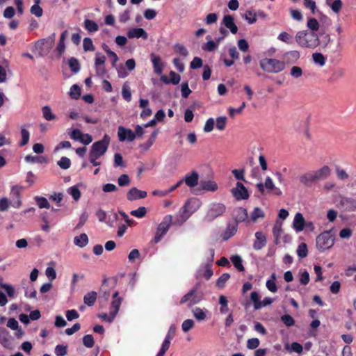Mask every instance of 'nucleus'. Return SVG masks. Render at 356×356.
Returning <instances> with one entry per match:
<instances>
[{"label":"nucleus","mask_w":356,"mask_h":356,"mask_svg":"<svg viewBox=\"0 0 356 356\" xmlns=\"http://www.w3.org/2000/svg\"><path fill=\"white\" fill-rule=\"evenodd\" d=\"M109 143L110 137L108 134H105L102 140L95 142L92 145L89 153V161L92 165L99 166L101 165V163L97 160L106 152Z\"/></svg>","instance_id":"f257e3e1"},{"label":"nucleus","mask_w":356,"mask_h":356,"mask_svg":"<svg viewBox=\"0 0 356 356\" xmlns=\"http://www.w3.org/2000/svg\"><path fill=\"white\" fill-rule=\"evenodd\" d=\"M330 174V169L327 165H324L316 171H309L299 177L300 182L306 187H311L314 183L324 179Z\"/></svg>","instance_id":"f03ea898"},{"label":"nucleus","mask_w":356,"mask_h":356,"mask_svg":"<svg viewBox=\"0 0 356 356\" xmlns=\"http://www.w3.org/2000/svg\"><path fill=\"white\" fill-rule=\"evenodd\" d=\"M201 207V202L197 198L188 199L179 211V217L174 222L175 225H181L190 216Z\"/></svg>","instance_id":"7ed1b4c3"},{"label":"nucleus","mask_w":356,"mask_h":356,"mask_svg":"<svg viewBox=\"0 0 356 356\" xmlns=\"http://www.w3.org/2000/svg\"><path fill=\"white\" fill-rule=\"evenodd\" d=\"M295 40L298 44L303 48L315 49L318 47L317 33L315 32L300 31L296 33Z\"/></svg>","instance_id":"20e7f679"},{"label":"nucleus","mask_w":356,"mask_h":356,"mask_svg":"<svg viewBox=\"0 0 356 356\" xmlns=\"http://www.w3.org/2000/svg\"><path fill=\"white\" fill-rule=\"evenodd\" d=\"M261 68L268 73H279L285 68V62L275 58H264L259 62Z\"/></svg>","instance_id":"39448f33"},{"label":"nucleus","mask_w":356,"mask_h":356,"mask_svg":"<svg viewBox=\"0 0 356 356\" xmlns=\"http://www.w3.org/2000/svg\"><path fill=\"white\" fill-rule=\"evenodd\" d=\"M316 248L320 252L331 248L334 243V236L330 232L326 231L316 237Z\"/></svg>","instance_id":"423d86ee"},{"label":"nucleus","mask_w":356,"mask_h":356,"mask_svg":"<svg viewBox=\"0 0 356 356\" xmlns=\"http://www.w3.org/2000/svg\"><path fill=\"white\" fill-rule=\"evenodd\" d=\"M226 211V206L222 203L213 202L209 206L208 211L204 217L207 222H212Z\"/></svg>","instance_id":"0eeeda50"},{"label":"nucleus","mask_w":356,"mask_h":356,"mask_svg":"<svg viewBox=\"0 0 356 356\" xmlns=\"http://www.w3.org/2000/svg\"><path fill=\"white\" fill-rule=\"evenodd\" d=\"M172 223V216L170 214L165 216L162 222L158 225L152 241L155 243H159L161 238L168 232L170 225Z\"/></svg>","instance_id":"6e6552de"},{"label":"nucleus","mask_w":356,"mask_h":356,"mask_svg":"<svg viewBox=\"0 0 356 356\" xmlns=\"http://www.w3.org/2000/svg\"><path fill=\"white\" fill-rule=\"evenodd\" d=\"M200 284L197 283L195 286L191 289L186 294H185L181 299L179 304L183 305L184 303H188V307L198 303L201 300V297L197 293L199 289Z\"/></svg>","instance_id":"1a4fd4ad"},{"label":"nucleus","mask_w":356,"mask_h":356,"mask_svg":"<svg viewBox=\"0 0 356 356\" xmlns=\"http://www.w3.org/2000/svg\"><path fill=\"white\" fill-rule=\"evenodd\" d=\"M231 192L237 200H248L249 198V193L241 182L238 181L236 184V187L233 188Z\"/></svg>","instance_id":"9d476101"},{"label":"nucleus","mask_w":356,"mask_h":356,"mask_svg":"<svg viewBox=\"0 0 356 356\" xmlns=\"http://www.w3.org/2000/svg\"><path fill=\"white\" fill-rule=\"evenodd\" d=\"M118 136L121 142H132L136 139V135L131 129L120 126L118 129Z\"/></svg>","instance_id":"9b49d317"},{"label":"nucleus","mask_w":356,"mask_h":356,"mask_svg":"<svg viewBox=\"0 0 356 356\" xmlns=\"http://www.w3.org/2000/svg\"><path fill=\"white\" fill-rule=\"evenodd\" d=\"M147 193L146 191L138 190L136 187L131 188L127 193V197L129 201H134L146 197Z\"/></svg>","instance_id":"f8f14e48"},{"label":"nucleus","mask_w":356,"mask_h":356,"mask_svg":"<svg viewBox=\"0 0 356 356\" xmlns=\"http://www.w3.org/2000/svg\"><path fill=\"white\" fill-rule=\"evenodd\" d=\"M112 302L110 306V310L111 311L112 315L116 316L120 307L121 305L122 298L119 296L118 291H115L112 296Z\"/></svg>","instance_id":"ddd939ff"},{"label":"nucleus","mask_w":356,"mask_h":356,"mask_svg":"<svg viewBox=\"0 0 356 356\" xmlns=\"http://www.w3.org/2000/svg\"><path fill=\"white\" fill-rule=\"evenodd\" d=\"M255 241L253 243V249L255 250H259L262 249L266 245V236L261 232H257L255 233Z\"/></svg>","instance_id":"4468645a"},{"label":"nucleus","mask_w":356,"mask_h":356,"mask_svg":"<svg viewBox=\"0 0 356 356\" xmlns=\"http://www.w3.org/2000/svg\"><path fill=\"white\" fill-rule=\"evenodd\" d=\"M129 38H140L146 40L148 37L147 32L142 28H132L127 31Z\"/></svg>","instance_id":"2eb2a0df"},{"label":"nucleus","mask_w":356,"mask_h":356,"mask_svg":"<svg viewBox=\"0 0 356 356\" xmlns=\"http://www.w3.org/2000/svg\"><path fill=\"white\" fill-rule=\"evenodd\" d=\"M150 58L153 64L154 72L158 74H161L163 69V63L161 57L154 53H152L150 54Z\"/></svg>","instance_id":"dca6fc26"},{"label":"nucleus","mask_w":356,"mask_h":356,"mask_svg":"<svg viewBox=\"0 0 356 356\" xmlns=\"http://www.w3.org/2000/svg\"><path fill=\"white\" fill-rule=\"evenodd\" d=\"M317 41L318 47L325 49L330 42V35L325 31L321 30L320 32L317 33Z\"/></svg>","instance_id":"f3484780"},{"label":"nucleus","mask_w":356,"mask_h":356,"mask_svg":"<svg viewBox=\"0 0 356 356\" xmlns=\"http://www.w3.org/2000/svg\"><path fill=\"white\" fill-rule=\"evenodd\" d=\"M341 204L345 211H353L356 209V200L351 197H342Z\"/></svg>","instance_id":"a211bd4d"},{"label":"nucleus","mask_w":356,"mask_h":356,"mask_svg":"<svg viewBox=\"0 0 356 356\" xmlns=\"http://www.w3.org/2000/svg\"><path fill=\"white\" fill-rule=\"evenodd\" d=\"M300 57V54L297 50H291L286 52L284 58L287 63H296Z\"/></svg>","instance_id":"6ab92c4d"},{"label":"nucleus","mask_w":356,"mask_h":356,"mask_svg":"<svg viewBox=\"0 0 356 356\" xmlns=\"http://www.w3.org/2000/svg\"><path fill=\"white\" fill-rule=\"evenodd\" d=\"M224 25L230 30L231 33L236 34L238 31V27L234 22V17L232 15H225L223 17Z\"/></svg>","instance_id":"aec40b11"},{"label":"nucleus","mask_w":356,"mask_h":356,"mask_svg":"<svg viewBox=\"0 0 356 356\" xmlns=\"http://www.w3.org/2000/svg\"><path fill=\"white\" fill-rule=\"evenodd\" d=\"M199 175L197 172L193 171L191 175H186L184 181L186 184L191 187H195L198 184Z\"/></svg>","instance_id":"412c9836"},{"label":"nucleus","mask_w":356,"mask_h":356,"mask_svg":"<svg viewBox=\"0 0 356 356\" xmlns=\"http://www.w3.org/2000/svg\"><path fill=\"white\" fill-rule=\"evenodd\" d=\"M305 220L300 213H297L293 220V227L297 232L302 231L305 227Z\"/></svg>","instance_id":"4be33fe9"},{"label":"nucleus","mask_w":356,"mask_h":356,"mask_svg":"<svg viewBox=\"0 0 356 356\" xmlns=\"http://www.w3.org/2000/svg\"><path fill=\"white\" fill-rule=\"evenodd\" d=\"M237 232V223L231 224L229 223L225 229V231L222 235V239L227 241L232 237Z\"/></svg>","instance_id":"5701e85b"},{"label":"nucleus","mask_w":356,"mask_h":356,"mask_svg":"<svg viewBox=\"0 0 356 356\" xmlns=\"http://www.w3.org/2000/svg\"><path fill=\"white\" fill-rule=\"evenodd\" d=\"M54 37H55V34L53 33L51 36L49 37L47 39H41V40H38L35 42V47H36V49H39L40 51H42L43 50V46L45 44H48L49 47H51L54 44Z\"/></svg>","instance_id":"b1692460"},{"label":"nucleus","mask_w":356,"mask_h":356,"mask_svg":"<svg viewBox=\"0 0 356 356\" xmlns=\"http://www.w3.org/2000/svg\"><path fill=\"white\" fill-rule=\"evenodd\" d=\"M74 243L79 247L83 248L88 243V237L86 234H81L79 236H76L74 238Z\"/></svg>","instance_id":"393cba45"},{"label":"nucleus","mask_w":356,"mask_h":356,"mask_svg":"<svg viewBox=\"0 0 356 356\" xmlns=\"http://www.w3.org/2000/svg\"><path fill=\"white\" fill-rule=\"evenodd\" d=\"M158 134H159V130L155 129L152 133V134H151L149 138L147 140V141L140 145V147L143 148L145 151L148 150L152 146V145L154 143Z\"/></svg>","instance_id":"a878e982"},{"label":"nucleus","mask_w":356,"mask_h":356,"mask_svg":"<svg viewBox=\"0 0 356 356\" xmlns=\"http://www.w3.org/2000/svg\"><path fill=\"white\" fill-rule=\"evenodd\" d=\"M97 294L95 291L86 293L83 297V302L89 307L94 305L96 302Z\"/></svg>","instance_id":"bb28decb"},{"label":"nucleus","mask_w":356,"mask_h":356,"mask_svg":"<svg viewBox=\"0 0 356 356\" xmlns=\"http://www.w3.org/2000/svg\"><path fill=\"white\" fill-rule=\"evenodd\" d=\"M260 296L257 291H252L250 293V300L253 303L254 309L259 310L261 309V303L260 300Z\"/></svg>","instance_id":"cd10ccee"},{"label":"nucleus","mask_w":356,"mask_h":356,"mask_svg":"<svg viewBox=\"0 0 356 356\" xmlns=\"http://www.w3.org/2000/svg\"><path fill=\"white\" fill-rule=\"evenodd\" d=\"M200 184L202 189L207 191H216L218 189V185L213 181H202Z\"/></svg>","instance_id":"c85d7f7f"},{"label":"nucleus","mask_w":356,"mask_h":356,"mask_svg":"<svg viewBox=\"0 0 356 356\" xmlns=\"http://www.w3.org/2000/svg\"><path fill=\"white\" fill-rule=\"evenodd\" d=\"M282 232V223L279 222H276L273 228V234L275 238V243L276 244L279 243V240Z\"/></svg>","instance_id":"c756f323"},{"label":"nucleus","mask_w":356,"mask_h":356,"mask_svg":"<svg viewBox=\"0 0 356 356\" xmlns=\"http://www.w3.org/2000/svg\"><path fill=\"white\" fill-rule=\"evenodd\" d=\"M84 27L88 32L90 33H95L99 29L98 24L94 21L88 19H85Z\"/></svg>","instance_id":"7c9ffc66"},{"label":"nucleus","mask_w":356,"mask_h":356,"mask_svg":"<svg viewBox=\"0 0 356 356\" xmlns=\"http://www.w3.org/2000/svg\"><path fill=\"white\" fill-rule=\"evenodd\" d=\"M43 118L47 120L51 121L56 119V115L51 111V108L49 106H44L42 108Z\"/></svg>","instance_id":"2f4dec72"},{"label":"nucleus","mask_w":356,"mask_h":356,"mask_svg":"<svg viewBox=\"0 0 356 356\" xmlns=\"http://www.w3.org/2000/svg\"><path fill=\"white\" fill-rule=\"evenodd\" d=\"M307 26L311 31V32L316 33V31L319 29L320 25L316 19L309 17L308 18L307 22Z\"/></svg>","instance_id":"473e14b6"},{"label":"nucleus","mask_w":356,"mask_h":356,"mask_svg":"<svg viewBox=\"0 0 356 356\" xmlns=\"http://www.w3.org/2000/svg\"><path fill=\"white\" fill-rule=\"evenodd\" d=\"M231 261L234 267L240 272L244 271L245 268L242 264V259L238 255H234L231 257Z\"/></svg>","instance_id":"72a5a7b5"},{"label":"nucleus","mask_w":356,"mask_h":356,"mask_svg":"<svg viewBox=\"0 0 356 356\" xmlns=\"http://www.w3.org/2000/svg\"><path fill=\"white\" fill-rule=\"evenodd\" d=\"M0 343L6 347L9 343L8 332L4 327H0Z\"/></svg>","instance_id":"f704fd0d"},{"label":"nucleus","mask_w":356,"mask_h":356,"mask_svg":"<svg viewBox=\"0 0 356 356\" xmlns=\"http://www.w3.org/2000/svg\"><path fill=\"white\" fill-rule=\"evenodd\" d=\"M271 280H267L266 286L267 289L272 293H275L277 291V287L275 283L276 275L275 273L271 275Z\"/></svg>","instance_id":"c9c22d12"},{"label":"nucleus","mask_w":356,"mask_h":356,"mask_svg":"<svg viewBox=\"0 0 356 356\" xmlns=\"http://www.w3.org/2000/svg\"><path fill=\"white\" fill-rule=\"evenodd\" d=\"M69 67L73 73H77L80 70V63L76 58H70L68 60Z\"/></svg>","instance_id":"e433bc0d"},{"label":"nucleus","mask_w":356,"mask_h":356,"mask_svg":"<svg viewBox=\"0 0 356 356\" xmlns=\"http://www.w3.org/2000/svg\"><path fill=\"white\" fill-rule=\"evenodd\" d=\"M35 200L40 209H49L50 204L49 203L47 198L40 196H36L35 197Z\"/></svg>","instance_id":"4c0bfd02"},{"label":"nucleus","mask_w":356,"mask_h":356,"mask_svg":"<svg viewBox=\"0 0 356 356\" xmlns=\"http://www.w3.org/2000/svg\"><path fill=\"white\" fill-rule=\"evenodd\" d=\"M277 39L279 40H280L283 42L287 43V44H292L293 42V36L285 31L281 32L279 34Z\"/></svg>","instance_id":"58836bf2"},{"label":"nucleus","mask_w":356,"mask_h":356,"mask_svg":"<svg viewBox=\"0 0 356 356\" xmlns=\"http://www.w3.org/2000/svg\"><path fill=\"white\" fill-rule=\"evenodd\" d=\"M264 217H265V213H264V211L259 207H255L253 211L251 213V220L253 222H256L257 220V219L259 218H264Z\"/></svg>","instance_id":"ea45409f"},{"label":"nucleus","mask_w":356,"mask_h":356,"mask_svg":"<svg viewBox=\"0 0 356 356\" xmlns=\"http://www.w3.org/2000/svg\"><path fill=\"white\" fill-rule=\"evenodd\" d=\"M312 58L315 63L318 64L321 67L325 64V58L321 53H314Z\"/></svg>","instance_id":"a19ab883"},{"label":"nucleus","mask_w":356,"mask_h":356,"mask_svg":"<svg viewBox=\"0 0 356 356\" xmlns=\"http://www.w3.org/2000/svg\"><path fill=\"white\" fill-rule=\"evenodd\" d=\"M230 275L229 273H223L216 281V286L219 289L225 287L226 282L229 279Z\"/></svg>","instance_id":"79ce46f5"},{"label":"nucleus","mask_w":356,"mask_h":356,"mask_svg":"<svg viewBox=\"0 0 356 356\" xmlns=\"http://www.w3.org/2000/svg\"><path fill=\"white\" fill-rule=\"evenodd\" d=\"M236 223L238 222H243L248 218V211L244 208H238L236 211Z\"/></svg>","instance_id":"37998d69"},{"label":"nucleus","mask_w":356,"mask_h":356,"mask_svg":"<svg viewBox=\"0 0 356 356\" xmlns=\"http://www.w3.org/2000/svg\"><path fill=\"white\" fill-rule=\"evenodd\" d=\"M297 254L300 258H305L307 256V245L305 243H300L297 249Z\"/></svg>","instance_id":"c03bdc74"},{"label":"nucleus","mask_w":356,"mask_h":356,"mask_svg":"<svg viewBox=\"0 0 356 356\" xmlns=\"http://www.w3.org/2000/svg\"><path fill=\"white\" fill-rule=\"evenodd\" d=\"M122 95L127 102H129L131 100V92L130 87L126 83H124L122 86Z\"/></svg>","instance_id":"a18cd8bd"},{"label":"nucleus","mask_w":356,"mask_h":356,"mask_svg":"<svg viewBox=\"0 0 356 356\" xmlns=\"http://www.w3.org/2000/svg\"><path fill=\"white\" fill-rule=\"evenodd\" d=\"M193 314L197 321H204L206 318L205 312L200 307H195L193 309Z\"/></svg>","instance_id":"49530a36"},{"label":"nucleus","mask_w":356,"mask_h":356,"mask_svg":"<svg viewBox=\"0 0 356 356\" xmlns=\"http://www.w3.org/2000/svg\"><path fill=\"white\" fill-rule=\"evenodd\" d=\"M57 164L60 168L67 170L70 168L71 165V161L69 158L66 156H62L60 159L58 161Z\"/></svg>","instance_id":"de8ad7c7"},{"label":"nucleus","mask_w":356,"mask_h":356,"mask_svg":"<svg viewBox=\"0 0 356 356\" xmlns=\"http://www.w3.org/2000/svg\"><path fill=\"white\" fill-rule=\"evenodd\" d=\"M130 213L136 218H142L146 215L147 209L145 207H140L137 209L131 211Z\"/></svg>","instance_id":"09e8293b"},{"label":"nucleus","mask_w":356,"mask_h":356,"mask_svg":"<svg viewBox=\"0 0 356 356\" xmlns=\"http://www.w3.org/2000/svg\"><path fill=\"white\" fill-rule=\"evenodd\" d=\"M70 95L72 99H78L81 95V88L78 85H73L70 91Z\"/></svg>","instance_id":"8fccbe9b"},{"label":"nucleus","mask_w":356,"mask_h":356,"mask_svg":"<svg viewBox=\"0 0 356 356\" xmlns=\"http://www.w3.org/2000/svg\"><path fill=\"white\" fill-rule=\"evenodd\" d=\"M227 122V118L225 116H220L216 118V128L220 131H223L225 129Z\"/></svg>","instance_id":"3c124183"},{"label":"nucleus","mask_w":356,"mask_h":356,"mask_svg":"<svg viewBox=\"0 0 356 356\" xmlns=\"http://www.w3.org/2000/svg\"><path fill=\"white\" fill-rule=\"evenodd\" d=\"M175 51L181 56L186 57L188 54V51L186 48L182 44H176L174 46Z\"/></svg>","instance_id":"603ef678"},{"label":"nucleus","mask_w":356,"mask_h":356,"mask_svg":"<svg viewBox=\"0 0 356 356\" xmlns=\"http://www.w3.org/2000/svg\"><path fill=\"white\" fill-rule=\"evenodd\" d=\"M281 321L287 327H291L295 324V320L289 314H284L281 316Z\"/></svg>","instance_id":"864d4df0"},{"label":"nucleus","mask_w":356,"mask_h":356,"mask_svg":"<svg viewBox=\"0 0 356 356\" xmlns=\"http://www.w3.org/2000/svg\"><path fill=\"white\" fill-rule=\"evenodd\" d=\"M83 47L85 51H94L95 47L90 38H85L83 41Z\"/></svg>","instance_id":"5fc2aeb1"},{"label":"nucleus","mask_w":356,"mask_h":356,"mask_svg":"<svg viewBox=\"0 0 356 356\" xmlns=\"http://www.w3.org/2000/svg\"><path fill=\"white\" fill-rule=\"evenodd\" d=\"M83 343L87 348L94 346L95 341L92 334H86L83 337Z\"/></svg>","instance_id":"6e6d98bb"},{"label":"nucleus","mask_w":356,"mask_h":356,"mask_svg":"<svg viewBox=\"0 0 356 356\" xmlns=\"http://www.w3.org/2000/svg\"><path fill=\"white\" fill-rule=\"evenodd\" d=\"M21 136H22V140L20 142V146H24L26 145L29 140V132L24 128H22L21 129Z\"/></svg>","instance_id":"4d7b16f0"},{"label":"nucleus","mask_w":356,"mask_h":356,"mask_svg":"<svg viewBox=\"0 0 356 356\" xmlns=\"http://www.w3.org/2000/svg\"><path fill=\"white\" fill-rule=\"evenodd\" d=\"M232 173L233 174L236 179L246 181L244 176L245 170L243 168L240 170L234 169L232 171Z\"/></svg>","instance_id":"13d9d810"},{"label":"nucleus","mask_w":356,"mask_h":356,"mask_svg":"<svg viewBox=\"0 0 356 356\" xmlns=\"http://www.w3.org/2000/svg\"><path fill=\"white\" fill-rule=\"evenodd\" d=\"M218 47V43L213 40H209L202 46V49L211 52L213 51Z\"/></svg>","instance_id":"bf43d9fd"},{"label":"nucleus","mask_w":356,"mask_h":356,"mask_svg":"<svg viewBox=\"0 0 356 356\" xmlns=\"http://www.w3.org/2000/svg\"><path fill=\"white\" fill-rule=\"evenodd\" d=\"M69 193L75 201L79 200L81 197V191L76 186L70 187Z\"/></svg>","instance_id":"052dcab7"},{"label":"nucleus","mask_w":356,"mask_h":356,"mask_svg":"<svg viewBox=\"0 0 356 356\" xmlns=\"http://www.w3.org/2000/svg\"><path fill=\"white\" fill-rule=\"evenodd\" d=\"M335 172L337 178L340 180H346L349 177L348 174L343 169L340 168L339 166L335 168Z\"/></svg>","instance_id":"680f3d73"},{"label":"nucleus","mask_w":356,"mask_h":356,"mask_svg":"<svg viewBox=\"0 0 356 356\" xmlns=\"http://www.w3.org/2000/svg\"><path fill=\"white\" fill-rule=\"evenodd\" d=\"M290 75L296 79L300 78L302 75V70L300 67L293 66L291 69Z\"/></svg>","instance_id":"e2e57ef3"},{"label":"nucleus","mask_w":356,"mask_h":356,"mask_svg":"<svg viewBox=\"0 0 356 356\" xmlns=\"http://www.w3.org/2000/svg\"><path fill=\"white\" fill-rule=\"evenodd\" d=\"M106 62V57L100 52L95 54V65H104Z\"/></svg>","instance_id":"0e129e2a"},{"label":"nucleus","mask_w":356,"mask_h":356,"mask_svg":"<svg viewBox=\"0 0 356 356\" xmlns=\"http://www.w3.org/2000/svg\"><path fill=\"white\" fill-rule=\"evenodd\" d=\"M329 6L334 13H338L341 9L342 1L341 0H334L332 3H330Z\"/></svg>","instance_id":"69168bd1"},{"label":"nucleus","mask_w":356,"mask_h":356,"mask_svg":"<svg viewBox=\"0 0 356 356\" xmlns=\"http://www.w3.org/2000/svg\"><path fill=\"white\" fill-rule=\"evenodd\" d=\"M67 346L57 345L55 348V354L57 356H65L67 353Z\"/></svg>","instance_id":"338daca9"},{"label":"nucleus","mask_w":356,"mask_h":356,"mask_svg":"<svg viewBox=\"0 0 356 356\" xmlns=\"http://www.w3.org/2000/svg\"><path fill=\"white\" fill-rule=\"evenodd\" d=\"M193 326L194 321L192 319H186L182 323L181 328L184 332H186L192 329Z\"/></svg>","instance_id":"774afa93"}]
</instances>
